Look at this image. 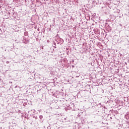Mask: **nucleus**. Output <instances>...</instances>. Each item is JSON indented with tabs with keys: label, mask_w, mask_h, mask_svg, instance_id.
I'll use <instances>...</instances> for the list:
<instances>
[{
	"label": "nucleus",
	"mask_w": 129,
	"mask_h": 129,
	"mask_svg": "<svg viewBox=\"0 0 129 129\" xmlns=\"http://www.w3.org/2000/svg\"><path fill=\"white\" fill-rule=\"evenodd\" d=\"M24 36H27L29 35V33H28V32L26 31L24 32Z\"/></svg>",
	"instance_id": "nucleus-1"
},
{
	"label": "nucleus",
	"mask_w": 129,
	"mask_h": 129,
	"mask_svg": "<svg viewBox=\"0 0 129 129\" xmlns=\"http://www.w3.org/2000/svg\"><path fill=\"white\" fill-rule=\"evenodd\" d=\"M6 63H7V64H9V63H10V61H6Z\"/></svg>",
	"instance_id": "nucleus-2"
},
{
	"label": "nucleus",
	"mask_w": 129,
	"mask_h": 129,
	"mask_svg": "<svg viewBox=\"0 0 129 129\" xmlns=\"http://www.w3.org/2000/svg\"><path fill=\"white\" fill-rule=\"evenodd\" d=\"M44 48V47H42V49H43Z\"/></svg>",
	"instance_id": "nucleus-3"
}]
</instances>
